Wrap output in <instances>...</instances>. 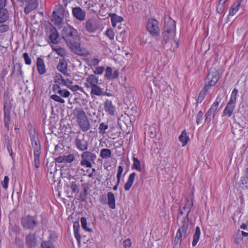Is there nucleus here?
Here are the masks:
<instances>
[{
	"label": "nucleus",
	"mask_w": 248,
	"mask_h": 248,
	"mask_svg": "<svg viewBox=\"0 0 248 248\" xmlns=\"http://www.w3.org/2000/svg\"><path fill=\"white\" fill-rule=\"evenodd\" d=\"M73 16L79 21H83L85 18L86 13L79 7H76L72 8V10Z\"/></svg>",
	"instance_id": "12"
},
{
	"label": "nucleus",
	"mask_w": 248,
	"mask_h": 248,
	"mask_svg": "<svg viewBox=\"0 0 248 248\" xmlns=\"http://www.w3.org/2000/svg\"><path fill=\"white\" fill-rule=\"evenodd\" d=\"M136 175V174L135 172H132L129 175L128 180L124 186L125 190L128 191L130 189L133 185Z\"/></svg>",
	"instance_id": "24"
},
{
	"label": "nucleus",
	"mask_w": 248,
	"mask_h": 248,
	"mask_svg": "<svg viewBox=\"0 0 248 248\" xmlns=\"http://www.w3.org/2000/svg\"><path fill=\"white\" fill-rule=\"evenodd\" d=\"M26 3L27 5L24 8V12L26 14L35 9L38 6L37 0H28Z\"/></svg>",
	"instance_id": "18"
},
{
	"label": "nucleus",
	"mask_w": 248,
	"mask_h": 248,
	"mask_svg": "<svg viewBox=\"0 0 248 248\" xmlns=\"http://www.w3.org/2000/svg\"><path fill=\"white\" fill-rule=\"evenodd\" d=\"M108 128V124L107 123H102L100 124L99 127V133L100 134L103 135L106 133V130Z\"/></svg>",
	"instance_id": "37"
},
{
	"label": "nucleus",
	"mask_w": 248,
	"mask_h": 248,
	"mask_svg": "<svg viewBox=\"0 0 248 248\" xmlns=\"http://www.w3.org/2000/svg\"><path fill=\"white\" fill-rule=\"evenodd\" d=\"M119 75V72L118 70H115L112 73V69L110 67H107L106 69L105 77L108 80H112L117 78Z\"/></svg>",
	"instance_id": "16"
},
{
	"label": "nucleus",
	"mask_w": 248,
	"mask_h": 248,
	"mask_svg": "<svg viewBox=\"0 0 248 248\" xmlns=\"http://www.w3.org/2000/svg\"><path fill=\"white\" fill-rule=\"evenodd\" d=\"M104 108L106 112L111 115L114 114L115 107L112 105V101L108 99L106 100L104 103Z\"/></svg>",
	"instance_id": "19"
},
{
	"label": "nucleus",
	"mask_w": 248,
	"mask_h": 248,
	"mask_svg": "<svg viewBox=\"0 0 248 248\" xmlns=\"http://www.w3.org/2000/svg\"><path fill=\"white\" fill-rule=\"evenodd\" d=\"M68 62L64 58L60 59L57 65V69L64 76L69 77L70 73L68 71Z\"/></svg>",
	"instance_id": "11"
},
{
	"label": "nucleus",
	"mask_w": 248,
	"mask_h": 248,
	"mask_svg": "<svg viewBox=\"0 0 248 248\" xmlns=\"http://www.w3.org/2000/svg\"><path fill=\"white\" fill-rule=\"evenodd\" d=\"M158 24V21L155 19H150L148 20L147 29L152 35L158 36L159 34L160 30Z\"/></svg>",
	"instance_id": "9"
},
{
	"label": "nucleus",
	"mask_w": 248,
	"mask_h": 248,
	"mask_svg": "<svg viewBox=\"0 0 248 248\" xmlns=\"http://www.w3.org/2000/svg\"><path fill=\"white\" fill-rule=\"evenodd\" d=\"M73 113L76 115L77 122L79 126L83 132H86L91 128L89 119L85 111L80 108H77L73 110Z\"/></svg>",
	"instance_id": "3"
},
{
	"label": "nucleus",
	"mask_w": 248,
	"mask_h": 248,
	"mask_svg": "<svg viewBox=\"0 0 248 248\" xmlns=\"http://www.w3.org/2000/svg\"><path fill=\"white\" fill-rule=\"evenodd\" d=\"M60 87L58 84H55L52 87V90L53 91L57 93V91H59V90H60Z\"/></svg>",
	"instance_id": "62"
},
{
	"label": "nucleus",
	"mask_w": 248,
	"mask_h": 248,
	"mask_svg": "<svg viewBox=\"0 0 248 248\" xmlns=\"http://www.w3.org/2000/svg\"><path fill=\"white\" fill-rule=\"evenodd\" d=\"M11 107L7 106L6 105L4 107V124L5 126L8 127L10 119Z\"/></svg>",
	"instance_id": "23"
},
{
	"label": "nucleus",
	"mask_w": 248,
	"mask_h": 248,
	"mask_svg": "<svg viewBox=\"0 0 248 248\" xmlns=\"http://www.w3.org/2000/svg\"><path fill=\"white\" fill-rule=\"evenodd\" d=\"M50 98L55 101L61 103H64V100L60 97V96L56 94H53L50 96Z\"/></svg>",
	"instance_id": "46"
},
{
	"label": "nucleus",
	"mask_w": 248,
	"mask_h": 248,
	"mask_svg": "<svg viewBox=\"0 0 248 248\" xmlns=\"http://www.w3.org/2000/svg\"><path fill=\"white\" fill-rule=\"evenodd\" d=\"M176 22L174 20L169 18L165 21L163 35L165 43H168L169 39L172 38L175 34Z\"/></svg>",
	"instance_id": "4"
},
{
	"label": "nucleus",
	"mask_w": 248,
	"mask_h": 248,
	"mask_svg": "<svg viewBox=\"0 0 248 248\" xmlns=\"http://www.w3.org/2000/svg\"><path fill=\"white\" fill-rule=\"evenodd\" d=\"M220 78L219 74L216 69H211L208 72L205 85L209 86V89L216 84Z\"/></svg>",
	"instance_id": "6"
},
{
	"label": "nucleus",
	"mask_w": 248,
	"mask_h": 248,
	"mask_svg": "<svg viewBox=\"0 0 248 248\" xmlns=\"http://www.w3.org/2000/svg\"><path fill=\"white\" fill-rule=\"evenodd\" d=\"M133 164L132 166V168L136 169L139 171H141V167L140 166V162L137 158L134 157L133 158Z\"/></svg>",
	"instance_id": "33"
},
{
	"label": "nucleus",
	"mask_w": 248,
	"mask_h": 248,
	"mask_svg": "<svg viewBox=\"0 0 248 248\" xmlns=\"http://www.w3.org/2000/svg\"><path fill=\"white\" fill-rule=\"evenodd\" d=\"M209 86L205 85L203 90H202L199 95L198 98L197 99V103H201L203 101V99L205 97V96L207 94L208 90H209Z\"/></svg>",
	"instance_id": "26"
},
{
	"label": "nucleus",
	"mask_w": 248,
	"mask_h": 248,
	"mask_svg": "<svg viewBox=\"0 0 248 248\" xmlns=\"http://www.w3.org/2000/svg\"><path fill=\"white\" fill-rule=\"evenodd\" d=\"M69 89L72 90L73 91H77L78 90L81 89V88H80L78 85H71L70 87H68Z\"/></svg>",
	"instance_id": "59"
},
{
	"label": "nucleus",
	"mask_w": 248,
	"mask_h": 248,
	"mask_svg": "<svg viewBox=\"0 0 248 248\" xmlns=\"http://www.w3.org/2000/svg\"><path fill=\"white\" fill-rule=\"evenodd\" d=\"M37 239L34 233H30L26 237V244L30 248H34L36 247Z\"/></svg>",
	"instance_id": "15"
},
{
	"label": "nucleus",
	"mask_w": 248,
	"mask_h": 248,
	"mask_svg": "<svg viewBox=\"0 0 248 248\" xmlns=\"http://www.w3.org/2000/svg\"><path fill=\"white\" fill-rule=\"evenodd\" d=\"M29 133L31 141V145L34 149V153H40L41 145L37 134L35 133L34 130L32 129L29 130Z\"/></svg>",
	"instance_id": "10"
},
{
	"label": "nucleus",
	"mask_w": 248,
	"mask_h": 248,
	"mask_svg": "<svg viewBox=\"0 0 248 248\" xmlns=\"http://www.w3.org/2000/svg\"><path fill=\"white\" fill-rule=\"evenodd\" d=\"M53 50L57 53L59 55L64 57L66 55L65 50L62 47H53Z\"/></svg>",
	"instance_id": "40"
},
{
	"label": "nucleus",
	"mask_w": 248,
	"mask_h": 248,
	"mask_svg": "<svg viewBox=\"0 0 248 248\" xmlns=\"http://www.w3.org/2000/svg\"><path fill=\"white\" fill-rule=\"evenodd\" d=\"M23 57L24 59L25 63L28 65H30L31 63V61L30 58L29 57V54L28 53H24L23 55Z\"/></svg>",
	"instance_id": "49"
},
{
	"label": "nucleus",
	"mask_w": 248,
	"mask_h": 248,
	"mask_svg": "<svg viewBox=\"0 0 248 248\" xmlns=\"http://www.w3.org/2000/svg\"><path fill=\"white\" fill-rule=\"evenodd\" d=\"M36 66L37 71L40 75H43L46 73V66L42 58L39 57L37 59Z\"/></svg>",
	"instance_id": "20"
},
{
	"label": "nucleus",
	"mask_w": 248,
	"mask_h": 248,
	"mask_svg": "<svg viewBox=\"0 0 248 248\" xmlns=\"http://www.w3.org/2000/svg\"><path fill=\"white\" fill-rule=\"evenodd\" d=\"M91 94L100 96L103 94V89L98 86L97 84L91 87Z\"/></svg>",
	"instance_id": "30"
},
{
	"label": "nucleus",
	"mask_w": 248,
	"mask_h": 248,
	"mask_svg": "<svg viewBox=\"0 0 248 248\" xmlns=\"http://www.w3.org/2000/svg\"><path fill=\"white\" fill-rule=\"evenodd\" d=\"M54 14H58L59 15L64 16V9L62 6L57 5L56 6L55 10L53 11Z\"/></svg>",
	"instance_id": "38"
},
{
	"label": "nucleus",
	"mask_w": 248,
	"mask_h": 248,
	"mask_svg": "<svg viewBox=\"0 0 248 248\" xmlns=\"http://www.w3.org/2000/svg\"><path fill=\"white\" fill-rule=\"evenodd\" d=\"M200 235H201L200 229L199 226H197L196 228L195 233L193 236V240L192 242V246L193 247H195L197 245V244L199 240Z\"/></svg>",
	"instance_id": "31"
},
{
	"label": "nucleus",
	"mask_w": 248,
	"mask_h": 248,
	"mask_svg": "<svg viewBox=\"0 0 248 248\" xmlns=\"http://www.w3.org/2000/svg\"><path fill=\"white\" fill-rule=\"evenodd\" d=\"M75 145L77 148L81 151H85L88 148V142L84 134L78 135L75 139Z\"/></svg>",
	"instance_id": "7"
},
{
	"label": "nucleus",
	"mask_w": 248,
	"mask_h": 248,
	"mask_svg": "<svg viewBox=\"0 0 248 248\" xmlns=\"http://www.w3.org/2000/svg\"><path fill=\"white\" fill-rule=\"evenodd\" d=\"M6 3L7 0H0V9H5Z\"/></svg>",
	"instance_id": "60"
},
{
	"label": "nucleus",
	"mask_w": 248,
	"mask_h": 248,
	"mask_svg": "<svg viewBox=\"0 0 248 248\" xmlns=\"http://www.w3.org/2000/svg\"><path fill=\"white\" fill-rule=\"evenodd\" d=\"M8 73V70L6 68H4L2 70L0 73V75L2 78H4Z\"/></svg>",
	"instance_id": "64"
},
{
	"label": "nucleus",
	"mask_w": 248,
	"mask_h": 248,
	"mask_svg": "<svg viewBox=\"0 0 248 248\" xmlns=\"http://www.w3.org/2000/svg\"><path fill=\"white\" fill-rule=\"evenodd\" d=\"M203 113L202 111H200L198 113V115L197 116V124H201L202 120Z\"/></svg>",
	"instance_id": "54"
},
{
	"label": "nucleus",
	"mask_w": 248,
	"mask_h": 248,
	"mask_svg": "<svg viewBox=\"0 0 248 248\" xmlns=\"http://www.w3.org/2000/svg\"><path fill=\"white\" fill-rule=\"evenodd\" d=\"M220 101V98H219V96H218L216 98V101L213 103V104L212 105L211 108H210L211 111H212L213 113H216Z\"/></svg>",
	"instance_id": "39"
},
{
	"label": "nucleus",
	"mask_w": 248,
	"mask_h": 248,
	"mask_svg": "<svg viewBox=\"0 0 248 248\" xmlns=\"http://www.w3.org/2000/svg\"><path fill=\"white\" fill-rule=\"evenodd\" d=\"M64 79L61 74H58L56 75L54 78L55 82H57L59 84L62 83Z\"/></svg>",
	"instance_id": "45"
},
{
	"label": "nucleus",
	"mask_w": 248,
	"mask_h": 248,
	"mask_svg": "<svg viewBox=\"0 0 248 248\" xmlns=\"http://www.w3.org/2000/svg\"><path fill=\"white\" fill-rule=\"evenodd\" d=\"M62 84H63L64 85L67 86L68 88V87H70V86L72 84V81L68 78L66 79H64V81L63 82V83Z\"/></svg>",
	"instance_id": "57"
},
{
	"label": "nucleus",
	"mask_w": 248,
	"mask_h": 248,
	"mask_svg": "<svg viewBox=\"0 0 248 248\" xmlns=\"http://www.w3.org/2000/svg\"><path fill=\"white\" fill-rule=\"evenodd\" d=\"M82 227L85 230L88 231V232H92V230L91 229L87 227V223L86 221V219L84 217H82L80 219Z\"/></svg>",
	"instance_id": "42"
},
{
	"label": "nucleus",
	"mask_w": 248,
	"mask_h": 248,
	"mask_svg": "<svg viewBox=\"0 0 248 248\" xmlns=\"http://www.w3.org/2000/svg\"><path fill=\"white\" fill-rule=\"evenodd\" d=\"M59 34L55 28L50 30L49 39L53 44H57L59 42Z\"/></svg>",
	"instance_id": "21"
},
{
	"label": "nucleus",
	"mask_w": 248,
	"mask_h": 248,
	"mask_svg": "<svg viewBox=\"0 0 248 248\" xmlns=\"http://www.w3.org/2000/svg\"><path fill=\"white\" fill-rule=\"evenodd\" d=\"M57 93L63 97H67L70 95V92L67 90H59L57 91Z\"/></svg>",
	"instance_id": "43"
},
{
	"label": "nucleus",
	"mask_w": 248,
	"mask_h": 248,
	"mask_svg": "<svg viewBox=\"0 0 248 248\" xmlns=\"http://www.w3.org/2000/svg\"><path fill=\"white\" fill-rule=\"evenodd\" d=\"M9 182V177L5 176L4 178L3 182H2V186L4 188H7L8 187V184Z\"/></svg>",
	"instance_id": "56"
},
{
	"label": "nucleus",
	"mask_w": 248,
	"mask_h": 248,
	"mask_svg": "<svg viewBox=\"0 0 248 248\" xmlns=\"http://www.w3.org/2000/svg\"><path fill=\"white\" fill-rule=\"evenodd\" d=\"M63 16L59 15L58 14H54V13L53 12L52 14V21H54L55 24L59 25L60 24L62 20Z\"/></svg>",
	"instance_id": "35"
},
{
	"label": "nucleus",
	"mask_w": 248,
	"mask_h": 248,
	"mask_svg": "<svg viewBox=\"0 0 248 248\" xmlns=\"http://www.w3.org/2000/svg\"><path fill=\"white\" fill-rule=\"evenodd\" d=\"M16 65H17V71L19 73V75L22 77L23 76V72L22 71V65L19 63H17Z\"/></svg>",
	"instance_id": "61"
},
{
	"label": "nucleus",
	"mask_w": 248,
	"mask_h": 248,
	"mask_svg": "<svg viewBox=\"0 0 248 248\" xmlns=\"http://www.w3.org/2000/svg\"><path fill=\"white\" fill-rule=\"evenodd\" d=\"M73 228H74V232L75 237L76 238L78 243L79 244L80 243L81 236H80V235L79 232V222L76 221L74 223Z\"/></svg>",
	"instance_id": "25"
},
{
	"label": "nucleus",
	"mask_w": 248,
	"mask_h": 248,
	"mask_svg": "<svg viewBox=\"0 0 248 248\" xmlns=\"http://www.w3.org/2000/svg\"><path fill=\"white\" fill-rule=\"evenodd\" d=\"M123 171V167L122 166L118 167V172L117 174V178L118 179V184H119L120 182L121 177L122 173Z\"/></svg>",
	"instance_id": "51"
},
{
	"label": "nucleus",
	"mask_w": 248,
	"mask_h": 248,
	"mask_svg": "<svg viewBox=\"0 0 248 248\" xmlns=\"http://www.w3.org/2000/svg\"><path fill=\"white\" fill-rule=\"evenodd\" d=\"M241 0H237L232 4L229 11L230 15L233 16L237 12Z\"/></svg>",
	"instance_id": "32"
},
{
	"label": "nucleus",
	"mask_w": 248,
	"mask_h": 248,
	"mask_svg": "<svg viewBox=\"0 0 248 248\" xmlns=\"http://www.w3.org/2000/svg\"><path fill=\"white\" fill-rule=\"evenodd\" d=\"M150 133V137L151 138L155 137L156 136V130H155V124L152 125L149 129Z\"/></svg>",
	"instance_id": "48"
},
{
	"label": "nucleus",
	"mask_w": 248,
	"mask_h": 248,
	"mask_svg": "<svg viewBox=\"0 0 248 248\" xmlns=\"http://www.w3.org/2000/svg\"><path fill=\"white\" fill-rule=\"evenodd\" d=\"M105 34L110 39L113 40L114 39V34L113 31L111 29H108L105 32Z\"/></svg>",
	"instance_id": "52"
},
{
	"label": "nucleus",
	"mask_w": 248,
	"mask_h": 248,
	"mask_svg": "<svg viewBox=\"0 0 248 248\" xmlns=\"http://www.w3.org/2000/svg\"><path fill=\"white\" fill-rule=\"evenodd\" d=\"M70 187H71L72 191L73 192H74V193H78V186L74 182H73L71 183Z\"/></svg>",
	"instance_id": "55"
},
{
	"label": "nucleus",
	"mask_w": 248,
	"mask_h": 248,
	"mask_svg": "<svg viewBox=\"0 0 248 248\" xmlns=\"http://www.w3.org/2000/svg\"><path fill=\"white\" fill-rule=\"evenodd\" d=\"M62 36L74 53L81 56L87 55V51L80 47V37L76 29L70 26H64L62 31Z\"/></svg>",
	"instance_id": "1"
},
{
	"label": "nucleus",
	"mask_w": 248,
	"mask_h": 248,
	"mask_svg": "<svg viewBox=\"0 0 248 248\" xmlns=\"http://www.w3.org/2000/svg\"><path fill=\"white\" fill-rule=\"evenodd\" d=\"M85 28L90 32H93L97 30L99 27L95 19L90 18L86 22Z\"/></svg>",
	"instance_id": "14"
},
{
	"label": "nucleus",
	"mask_w": 248,
	"mask_h": 248,
	"mask_svg": "<svg viewBox=\"0 0 248 248\" xmlns=\"http://www.w3.org/2000/svg\"><path fill=\"white\" fill-rule=\"evenodd\" d=\"M81 160L80 165L87 168L92 167V162L94 163L96 155L88 151H84L81 155Z\"/></svg>",
	"instance_id": "5"
},
{
	"label": "nucleus",
	"mask_w": 248,
	"mask_h": 248,
	"mask_svg": "<svg viewBox=\"0 0 248 248\" xmlns=\"http://www.w3.org/2000/svg\"><path fill=\"white\" fill-rule=\"evenodd\" d=\"M98 79L95 75H90L86 78V82L84 83L86 87L89 88L98 84Z\"/></svg>",
	"instance_id": "17"
},
{
	"label": "nucleus",
	"mask_w": 248,
	"mask_h": 248,
	"mask_svg": "<svg viewBox=\"0 0 248 248\" xmlns=\"http://www.w3.org/2000/svg\"><path fill=\"white\" fill-rule=\"evenodd\" d=\"M91 62L93 65H97L99 64V61L97 59H93L91 60Z\"/></svg>",
	"instance_id": "63"
},
{
	"label": "nucleus",
	"mask_w": 248,
	"mask_h": 248,
	"mask_svg": "<svg viewBox=\"0 0 248 248\" xmlns=\"http://www.w3.org/2000/svg\"><path fill=\"white\" fill-rule=\"evenodd\" d=\"M40 153H35L34 154V164L35 165V167L36 168H38L40 166Z\"/></svg>",
	"instance_id": "44"
},
{
	"label": "nucleus",
	"mask_w": 248,
	"mask_h": 248,
	"mask_svg": "<svg viewBox=\"0 0 248 248\" xmlns=\"http://www.w3.org/2000/svg\"><path fill=\"white\" fill-rule=\"evenodd\" d=\"M107 198L108 200V206L110 208L114 209L116 207V206L115 199L113 193L111 192H108L107 193Z\"/></svg>",
	"instance_id": "22"
},
{
	"label": "nucleus",
	"mask_w": 248,
	"mask_h": 248,
	"mask_svg": "<svg viewBox=\"0 0 248 248\" xmlns=\"http://www.w3.org/2000/svg\"><path fill=\"white\" fill-rule=\"evenodd\" d=\"M111 151L108 149H103L100 152V156L104 159H107L110 157Z\"/></svg>",
	"instance_id": "34"
},
{
	"label": "nucleus",
	"mask_w": 248,
	"mask_h": 248,
	"mask_svg": "<svg viewBox=\"0 0 248 248\" xmlns=\"http://www.w3.org/2000/svg\"><path fill=\"white\" fill-rule=\"evenodd\" d=\"M36 217L27 216L22 218L21 223L25 228L33 229L38 224Z\"/></svg>",
	"instance_id": "8"
},
{
	"label": "nucleus",
	"mask_w": 248,
	"mask_h": 248,
	"mask_svg": "<svg viewBox=\"0 0 248 248\" xmlns=\"http://www.w3.org/2000/svg\"><path fill=\"white\" fill-rule=\"evenodd\" d=\"M193 204L192 200L190 201L189 200H187L185 206L182 208L183 210L186 211V215L183 217L181 222L182 225L178 230L176 233L174 241V243L175 245H180L182 241V236H184L185 237L186 236L189 222L188 215L193 206Z\"/></svg>",
	"instance_id": "2"
},
{
	"label": "nucleus",
	"mask_w": 248,
	"mask_h": 248,
	"mask_svg": "<svg viewBox=\"0 0 248 248\" xmlns=\"http://www.w3.org/2000/svg\"><path fill=\"white\" fill-rule=\"evenodd\" d=\"M234 107V105L228 103L223 111L224 114L230 117L233 111Z\"/></svg>",
	"instance_id": "27"
},
{
	"label": "nucleus",
	"mask_w": 248,
	"mask_h": 248,
	"mask_svg": "<svg viewBox=\"0 0 248 248\" xmlns=\"http://www.w3.org/2000/svg\"><path fill=\"white\" fill-rule=\"evenodd\" d=\"M123 245L125 248H129L131 245V240L129 239H127L124 241Z\"/></svg>",
	"instance_id": "58"
},
{
	"label": "nucleus",
	"mask_w": 248,
	"mask_h": 248,
	"mask_svg": "<svg viewBox=\"0 0 248 248\" xmlns=\"http://www.w3.org/2000/svg\"><path fill=\"white\" fill-rule=\"evenodd\" d=\"M215 115L216 113H213L212 111H211V110L209 109L205 114L206 120L209 119V121L210 122L211 120L214 118Z\"/></svg>",
	"instance_id": "47"
},
{
	"label": "nucleus",
	"mask_w": 248,
	"mask_h": 248,
	"mask_svg": "<svg viewBox=\"0 0 248 248\" xmlns=\"http://www.w3.org/2000/svg\"><path fill=\"white\" fill-rule=\"evenodd\" d=\"M238 93V91L236 89H234L232 91L230 99L228 103L235 105L236 96Z\"/></svg>",
	"instance_id": "36"
},
{
	"label": "nucleus",
	"mask_w": 248,
	"mask_h": 248,
	"mask_svg": "<svg viewBox=\"0 0 248 248\" xmlns=\"http://www.w3.org/2000/svg\"><path fill=\"white\" fill-rule=\"evenodd\" d=\"M104 71V68L103 66L97 67L93 71L94 74L101 75Z\"/></svg>",
	"instance_id": "53"
},
{
	"label": "nucleus",
	"mask_w": 248,
	"mask_h": 248,
	"mask_svg": "<svg viewBox=\"0 0 248 248\" xmlns=\"http://www.w3.org/2000/svg\"><path fill=\"white\" fill-rule=\"evenodd\" d=\"M9 18V14L7 9H0V23L6 21Z\"/></svg>",
	"instance_id": "28"
},
{
	"label": "nucleus",
	"mask_w": 248,
	"mask_h": 248,
	"mask_svg": "<svg viewBox=\"0 0 248 248\" xmlns=\"http://www.w3.org/2000/svg\"><path fill=\"white\" fill-rule=\"evenodd\" d=\"M0 23V33H3L8 31L9 27L8 25Z\"/></svg>",
	"instance_id": "50"
},
{
	"label": "nucleus",
	"mask_w": 248,
	"mask_h": 248,
	"mask_svg": "<svg viewBox=\"0 0 248 248\" xmlns=\"http://www.w3.org/2000/svg\"><path fill=\"white\" fill-rule=\"evenodd\" d=\"M75 159V156L73 154L63 155L56 157L55 160L59 163L64 162L65 163H71Z\"/></svg>",
	"instance_id": "13"
},
{
	"label": "nucleus",
	"mask_w": 248,
	"mask_h": 248,
	"mask_svg": "<svg viewBox=\"0 0 248 248\" xmlns=\"http://www.w3.org/2000/svg\"><path fill=\"white\" fill-rule=\"evenodd\" d=\"M42 248H55L54 246L52 244V242L50 240L44 241L42 242L41 244Z\"/></svg>",
	"instance_id": "41"
},
{
	"label": "nucleus",
	"mask_w": 248,
	"mask_h": 248,
	"mask_svg": "<svg viewBox=\"0 0 248 248\" xmlns=\"http://www.w3.org/2000/svg\"><path fill=\"white\" fill-rule=\"evenodd\" d=\"M179 139L182 142L183 146H185L187 144L189 140V138L187 136L186 130L183 131L181 135L179 137Z\"/></svg>",
	"instance_id": "29"
}]
</instances>
